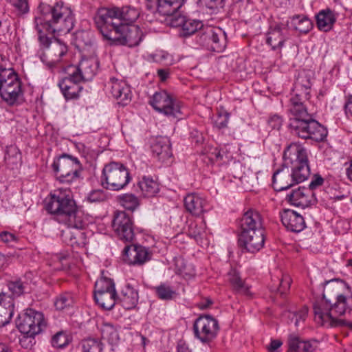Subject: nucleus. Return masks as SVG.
<instances>
[{"label":"nucleus","instance_id":"nucleus-1","mask_svg":"<svg viewBox=\"0 0 352 352\" xmlns=\"http://www.w3.org/2000/svg\"><path fill=\"white\" fill-rule=\"evenodd\" d=\"M339 287L327 283L324 287L322 298L313 305L314 320L321 326L336 327L346 325V322L339 316L350 313L352 310V294H339Z\"/></svg>","mask_w":352,"mask_h":352},{"label":"nucleus","instance_id":"nucleus-2","mask_svg":"<svg viewBox=\"0 0 352 352\" xmlns=\"http://www.w3.org/2000/svg\"><path fill=\"white\" fill-rule=\"evenodd\" d=\"M310 175L307 150L297 143L290 144L283 154V166L272 177L276 191L287 190L306 180Z\"/></svg>","mask_w":352,"mask_h":352},{"label":"nucleus","instance_id":"nucleus-3","mask_svg":"<svg viewBox=\"0 0 352 352\" xmlns=\"http://www.w3.org/2000/svg\"><path fill=\"white\" fill-rule=\"evenodd\" d=\"M38 10L40 14L35 17L34 23L39 42L46 45L49 35L53 36L56 32L66 34L73 29L74 15L63 2H57L53 6L41 3Z\"/></svg>","mask_w":352,"mask_h":352},{"label":"nucleus","instance_id":"nucleus-4","mask_svg":"<svg viewBox=\"0 0 352 352\" xmlns=\"http://www.w3.org/2000/svg\"><path fill=\"white\" fill-rule=\"evenodd\" d=\"M45 208L50 214H56L59 222L69 227L82 228L84 226L82 212L77 208L67 190L58 189L51 193Z\"/></svg>","mask_w":352,"mask_h":352},{"label":"nucleus","instance_id":"nucleus-5","mask_svg":"<svg viewBox=\"0 0 352 352\" xmlns=\"http://www.w3.org/2000/svg\"><path fill=\"white\" fill-rule=\"evenodd\" d=\"M140 11L132 6H124L121 8H101L98 10L94 22L97 28L101 31L104 29L124 28L125 25H133V23L140 16Z\"/></svg>","mask_w":352,"mask_h":352},{"label":"nucleus","instance_id":"nucleus-6","mask_svg":"<svg viewBox=\"0 0 352 352\" xmlns=\"http://www.w3.org/2000/svg\"><path fill=\"white\" fill-rule=\"evenodd\" d=\"M289 128L292 133L304 140L322 142L327 135L326 128L314 119L308 111L290 116Z\"/></svg>","mask_w":352,"mask_h":352},{"label":"nucleus","instance_id":"nucleus-7","mask_svg":"<svg viewBox=\"0 0 352 352\" xmlns=\"http://www.w3.org/2000/svg\"><path fill=\"white\" fill-rule=\"evenodd\" d=\"M311 83L305 75H299L295 82L289 99V111L291 116L308 111L307 102L310 97Z\"/></svg>","mask_w":352,"mask_h":352},{"label":"nucleus","instance_id":"nucleus-8","mask_svg":"<svg viewBox=\"0 0 352 352\" xmlns=\"http://www.w3.org/2000/svg\"><path fill=\"white\" fill-rule=\"evenodd\" d=\"M131 177L127 168L118 162H110L102 170V185L107 189L119 190L130 182Z\"/></svg>","mask_w":352,"mask_h":352},{"label":"nucleus","instance_id":"nucleus-9","mask_svg":"<svg viewBox=\"0 0 352 352\" xmlns=\"http://www.w3.org/2000/svg\"><path fill=\"white\" fill-rule=\"evenodd\" d=\"M103 37L116 45H124L130 47L139 45L143 34L137 25H125L113 30L104 29L100 31Z\"/></svg>","mask_w":352,"mask_h":352},{"label":"nucleus","instance_id":"nucleus-10","mask_svg":"<svg viewBox=\"0 0 352 352\" xmlns=\"http://www.w3.org/2000/svg\"><path fill=\"white\" fill-rule=\"evenodd\" d=\"M52 168L60 182L69 184L79 177L81 164L77 158L63 154L54 161Z\"/></svg>","mask_w":352,"mask_h":352},{"label":"nucleus","instance_id":"nucleus-11","mask_svg":"<svg viewBox=\"0 0 352 352\" xmlns=\"http://www.w3.org/2000/svg\"><path fill=\"white\" fill-rule=\"evenodd\" d=\"M16 326L23 334L37 335L45 328L46 322L43 313L33 309H27L19 316Z\"/></svg>","mask_w":352,"mask_h":352},{"label":"nucleus","instance_id":"nucleus-12","mask_svg":"<svg viewBox=\"0 0 352 352\" xmlns=\"http://www.w3.org/2000/svg\"><path fill=\"white\" fill-rule=\"evenodd\" d=\"M149 104L157 111L175 118L182 114L181 103L173 99L166 91L156 92L151 99Z\"/></svg>","mask_w":352,"mask_h":352},{"label":"nucleus","instance_id":"nucleus-13","mask_svg":"<svg viewBox=\"0 0 352 352\" xmlns=\"http://www.w3.org/2000/svg\"><path fill=\"white\" fill-rule=\"evenodd\" d=\"M219 329L218 321L209 315L199 316L193 324L195 336L202 343H209L213 340Z\"/></svg>","mask_w":352,"mask_h":352},{"label":"nucleus","instance_id":"nucleus-14","mask_svg":"<svg viewBox=\"0 0 352 352\" xmlns=\"http://www.w3.org/2000/svg\"><path fill=\"white\" fill-rule=\"evenodd\" d=\"M52 37L49 35V43L46 45L40 42L41 45L46 47L41 55V60L50 69L58 67L67 52V46L58 39L52 41Z\"/></svg>","mask_w":352,"mask_h":352},{"label":"nucleus","instance_id":"nucleus-15","mask_svg":"<svg viewBox=\"0 0 352 352\" xmlns=\"http://www.w3.org/2000/svg\"><path fill=\"white\" fill-rule=\"evenodd\" d=\"M199 43L208 50L221 52L226 46V38L221 29L207 28L199 34Z\"/></svg>","mask_w":352,"mask_h":352},{"label":"nucleus","instance_id":"nucleus-16","mask_svg":"<svg viewBox=\"0 0 352 352\" xmlns=\"http://www.w3.org/2000/svg\"><path fill=\"white\" fill-rule=\"evenodd\" d=\"M112 228L120 239L132 242L135 238L131 217L125 212H117L112 221Z\"/></svg>","mask_w":352,"mask_h":352},{"label":"nucleus","instance_id":"nucleus-17","mask_svg":"<svg viewBox=\"0 0 352 352\" xmlns=\"http://www.w3.org/2000/svg\"><path fill=\"white\" fill-rule=\"evenodd\" d=\"M83 56L77 66L70 65L68 70L75 74L82 80H91L96 74L99 61L95 54Z\"/></svg>","mask_w":352,"mask_h":352},{"label":"nucleus","instance_id":"nucleus-18","mask_svg":"<svg viewBox=\"0 0 352 352\" xmlns=\"http://www.w3.org/2000/svg\"><path fill=\"white\" fill-rule=\"evenodd\" d=\"M82 81L72 72L68 71V76L61 79L58 82L62 94L66 100L76 99L79 97V94L82 89L80 85Z\"/></svg>","mask_w":352,"mask_h":352},{"label":"nucleus","instance_id":"nucleus-19","mask_svg":"<svg viewBox=\"0 0 352 352\" xmlns=\"http://www.w3.org/2000/svg\"><path fill=\"white\" fill-rule=\"evenodd\" d=\"M107 88L116 99L119 100V103L122 105L127 104L131 100V91L125 81L111 78L107 85Z\"/></svg>","mask_w":352,"mask_h":352},{"label":"nucleus","instance_id":"nucleus-20","mask_svg":"<svg viewBox=\"0 0 352 352\" xmlns=\"http://www.w3.org/2000/svg\"><path fill=\"white\" fill-rule=\"evenodd\" d=\"M239 243L249 252H256L264 245V230L251 232L250 233H240Z\"/></svg>","mask_w":352,"mask_h":352},{"label":"nucleus","instance_id":"nucleus-21","mask_svg":"<svg viewBox=\"0 0 352 352\" xmlns=\"http://www.w3.org/2000/svg\"><path fill=\"white\" fill-rule=\"evenodd\" d=\"M123 254L124 261L130 265H142L150 259L148 249L142 245H126Z\"/></svg>","mask_w":352,"mask_h":352},{"label":"nucleus","instance_id":"nucleus-22","mask_svg":"<svg viewBox=\"0 0 352 352\" xmlns=\"http://www.w3.org/2000/svg\"><path fill=\"white\" fill-rule=\"evenodd\" d=\"M240 233H250L263 230V220L260 213L250 209L245 212L240 220Z\"/></svg>","mask_w":352,"mask_h":352},{"label":"nucleus","instance_id":"nucleus-23","mask_svg":"<svg viewBox=\"0 0 352 352\" xmlns=\"http://www.w3.org/2000/svg\"><path fill=\"white\" fill-rule=\"evenodd\" d=\"M80 228L69 227L62 230L63 241L72 247L85 248L89 243L87 234L79 230Z\"/></svg>","mask_w":352,"mask_h":352},{"label":"nucleus","instance_id":"nucleus-24","mask_svg":"<svg viewBox=\"0 0 352 352\" xmlns=\"http://www.w3.org/2000/svg\"><path fill=\"white\" fill-rule=\"evenodd\" d=\"M146 7L152 12H157L161 15H172L182 6L179 0H146Z\"/></svg>","mask_w":352,"mask_h":352},{"label":"nucleus","instance_id":"nucleus-25","mask_svg":"<svg viewBox=\"0 0 352 352\" xmlns=\"http://www.w3.org/2000/svg\"><path fill=\"white\" fill-rule=\"evenodd\" d=\"M280 214L283 226L288 230L300 232L305 228L304 218L294 210L285 209Z\"/></svg>","mask_w":352,"mask_h":352},{"label":"nucleus","instance_id":"nucleus-26","mask_svg":"<svg viewBox=\"0 0 352 352\" xmlns=\"http://www.w3.org/2000/svg\"><path fill=\"white\" fill-rule=\"evenodd\" d=\"M153 155L159 161L164 162L172 156L171 144L167 137H157L153 140L151 146Z\"/></svg>","mask_w":352,"mask_h":352},{"label":"nucleus","instance_id":"nucleus-27","mask_svg":"<svg viewBox=\"0 0 352 352\" xmlns=\"http://www.w3.org/2000/svg\"><path fill=\"white\" fill-rule=\"evenodd\" d=\"M139 295L138 290L129 284L125 285L118 295V302L126 309L135 308L138 305Z\"/></svg>","mask_w":352,"mask_h":352},{"label":"nucleus","instance_id":"nucleus-28","mask_svg":"<svg viewBox=\"0 0 352 352\" xmlns=\"http://www.w3.org/2000/svg\"><path fill=\"white\" fill-rule=\"evenodd\" d=\"M288 30L284 25L271 27L267 33V43L273 50L281 47L287 38Z\"/></svg>","mask_w":352,"mask_h":352},{"label":"nucleus","instance_id":"nucleus-29","mask_svg":"<svg viewBox=\"0 0 352 352\" xmlns=\"http://www.w3.org/2000/svg\"><path fill=\"white\" fill-rule=\"evenodd\" d=\"M185 208L195 216H199L206 209V201L195 193L187 195L184 199Z\"/></svg>","mask_w":352,"mask_h":352},{"label":"nucleus","instance_id":"nucleus-30","mask_svg":"<svg viewBox=\"0 0 352 352\" xmlns=\"http://www.w3.org/2000/svg\"><path fill=\"white\" fill-rule=\"evenodd\" d=\"M14 300L6 293L0 294V327L9 323L14 313Z\"/></svg>","mask_w":352,"mask_h":352},{"label":"nucleus","instance_id":"nucleus-31","mask_svg":"<svg viewBox=\"0 0 352 352\" xmlns=\"http://www.w3.org/2000/svg\"><path fill=\"white\" fill-rule=\"evenodd\" d=\"M0 96L3 102L9 106H16L21 104L23 99V90L21 86L14 85L12 87L1 89Z\"/></svg>","mask_w":352,"mask_h":352},{"label":"nucleus","instance_id":"nucleus-32","mask_svg":"<svg viewBox=\"0 0 352 352\" xmlns=\"http://www.w3.org/2000/svg\"><path fill=\"white\" fill-rule=\"evenodd\" d=\"M75 43L77 48L82 53L83 56L95 54L96 47L91 34L85 31H81L76 34Z\"/></svg>","mask_w":352,"mask_h":352},{"label":"nucleus","instance_id":"nucleus-33","mask_svg":"<svg viewBox=\"0 0 352 352\" xmlns=\"http://www.w3.org/2000/svg\"><path fill=\"white\" fill-rule=\"evenodd\" d=\"M308 192V189L304 187H299L288 194L286 199L294 206L306 208L310 205L311 202L307 194Z\"/></svg>","mask_w":352,"mask_h":352},{"label":"nucleus","instance_id":"nucleus-34","mask_svg":"<svg viewBox=\"0 0 352 352\" xmlns=\"http://www.w3.org/2000/svg\"><path fill=\"white\" fill-rule=\"evenodd\" d=\"M21 85L20 78L13 69H0V89Z\"/></svg>","mask_w":352,"mask_h":352},{"label":"nucleus","instance_id":"nucleus-35","mask_svg":"<svg viewBox=\"0 0 352 352\" xmlns=\"http://www.w3.org/2000/svg\"><path fill=\"white\" fill-rule=\"evenodd\" d=\"M228 276L230 283L236 294L251 296L250 286L241 279L236 271L231 270Z\"/></svg>","mask_w":352,"mask_h":352},{"label":"nucleus","instance_id":"nucleus-36","mask_svg":"<svg viewBox=\"0 0 352 352\" xmlns=\"http://www.w3.org/2000/svg\"><path fill=\"white\" fill-rule=\"evenodd\" d=\"M94 299L98 305L107 310H111L118 302L116 291L94 294Z\"/></svg>","mask_w":352,"mask_h":352},{"label":"nucleus","instance_id":"nucleus-37","mask_svg":"<svg viewBox=\"0 0 352 352\" xmlns=\"http://www.w3.org/2000/svg\"><path fill=\"white\" fill-rule=\"evenodd\" d=\"M335 21V14L329 9L320 11L316 16V23L318 28L324 32L331 30Z\"/></svg>","mask_w":352,"mask_h":352},{"label":"nucleus","instance_id":"nucleus-38","mask_svg":"<svg viewBox=\"0 0 352 352\" xmlns=\"http://www.w3.org/2000/svg\"><path fill=\"white\" fill-rule=\"evenodd\" d=\"M139 186L144 196L148 197H153L160 190L157 182L149 177H144Z\"/></svg>","mask_w":352,"mask_h":352},{"label":"nucleus","instance_id":"nucleus-39","mask_svg":"<svg viewBox=\"0 0 352 352\" xmlns=\"http://www.w3.org/2000/svg\"><path fill=\"white\" fill-rule=\"evenodd\" d=\"M21 153L19 149L16 146L7 147L4 160L9 168H17L21 164Z\"/></svg>","mask_w":352,"mask_h":352},{"label":"nucleus","instance_id":"nucleus-40","mask_svg":"<svg viewBox=\"0 0 352 352\" xmlns=\"http://www.w3.org/2000/svg\"><path fill=\"white\" fill-rule=\"evenodd\" d=\"M175 272L186 279H190L195 275V270L190 265H187L182 258L175 259Z\"/></svg>","mask_w":352,"mask_h":352},{"label":"nucleus","instance_id":"nucleus-41","mask_svg":"<svg viewBox=\"0 0 352 352\" xmlns=\"http://www.w3.org/2000/svg\"><path fill=\"white\" fill-rule=\"evenodd\" d=\"M101 336L103 340H107L111 345L117 344L119 340L118 331L110 323H104L102 324Z\"/></svg>","mask_w":352,"mask_h":352},{"label":"nucleus","instance_id":"nucleus-42","mask_svg":"<svg viewBox=\"0 0 352 352\" xmlns=\"http://www.w3.org/2000/svg\"><path fill=\"white\" fill-rule=\"evenodd\" d=\"M157 296L163 300H171L177 298L178 293L170 285L161 284L155 287Z\"/></svg>","mask_w":352,"mask_h":352},{"label":"nucleus","instance_id":"nucleus-43","mask_svg":"<svg viewBox=\"0 0 352 352\" xmlns=\"http://www.w3.org/2000/svg\"><path fill=\"white\" fill-rule=\"evenodd\" d=\"M205 229L206 225L203 221L200 223L191 222L188 226V234L199 243L205 235Z\"/></svg>","mask_w":352,"mask_h":352},{"label":"nucleus","instance_id":"nucleus-44","mask_svg":"<svg viewBox=\"0 0 352 352\" xmlns=\"http://www.w3.org/2000/svg\"><path fill=\"white\" fill-rule=\"evenodd\" d=\"M116 291L115 284L112 279L101 276L95 283L94 294Z\"/></svg>","mask_w":352,"mask_h":352},{"label":"nucleus","instance_id":"nucleus-45","mask_svg":"<svg viewBox=\"0 0 352 352\" xmlns=\"http://www.w3.org/2000/svg\"><path fill=\"white\" fill-rule=\"evenodd\" d=\"M202 26L203 24L200 21L187 17L182 30V34L184 36H190L201 29Z\"/></svg>","mask_w":352,"mask_h":352},{"label":"nucleus","instance_id":"nucleus-46","mask_svg":"<svg viewBox=\"0 0 352 352\" xmlns=\"http://www.w3.org/2000/svg\"><path fill=\"white\" fill-rule=\"evenodd\" d=\"M82 352H101L102 344L96 338H87L82 340L80 343Z\"/></svg>","mask_w":352,"mask_h":352},{"label":"nucleus","instance_id":"nucleus-47","mask_svg":"<svg viewBox=\"0 0 352 352\" xmlns=\"http://www.w3.org/2000/svg\"><path fill=\"white\" fill-rule=\"evenodd\" d=\"M119 203L126 210L133 211L139 206V200L133 194H124L119 197Z\"/></svg>","mask_w":352,"mask_h":352},{"label":"nucleus","instance_id":"nucleus-48","mask_svg":"<svg viewBox=\"0 0 352 352\" xmlns=\"http://www.w3.org/2000/svg\"><path fill=\"white\" fill-rule=\"evenodd\" d=\"M74 302V299L72 294L63 293L60 294L54 302V305L57 309L63 310L67 307H71Z\"/></svg>","mask_w":352,"mask_h":352},{"label":"nucleus","instance_id":"nucleus-49","mask_svg":"<svg viewBox=\"0 0 352 352\" xmlns=\"http://www.w3.org/2000/svg\"><path fill=\"white\" fill-rule=\"evenodd\" d=\"M8 289L13 296H19L25 293L28 288V283L22 282L21 280L9 282Z\"/></svg>","mask_w":352,"mask_h":352},{"label":"nucleus","instance_id":"nucleus-50","mask_svg":"<svg viewBox=\"0 0 352 352\" xmlns=\"http://www.w3.org/2000/svg\"><path fill=\"white\" fill-rule=\"evenodd\" d=\"M295 28L300 32L307 33L312 28L311 21L307 17L297 16L294 19Z\"/></svg>","mask_w":352,"mask_h":352},{"label":"nucleus","instance_id":"nucleus-51","mask_svg":"<svg viewBox=\"0 0 352 352\" xmlns=\"http://www.w3.org/2000/svg\"><path fill=\"white\" fill-rule=\"evenodd\" d=\"M69 340L66 333L60 331L54 336L52 344L54 347L62 349L69 344Z\"/></svg>","mask_w":352,"mask_h":352},{"label":"nucleus","instance_id":"nucleus-52","mask_svg":"<svg viewBox=\"0 0 352 352\" xmlns=\"http://www.w3.org/2000/svg\"><path fill=\"white\" fill-rule=\"evenodd\" d=\"M229 120V113L223 111L217 113L214 120V125L219 129L226 128Z\"/></svg>","mask_w":352,"mask_h":352},{"label":"nucleus","instance_id":"nucleus-53","mask_svg":"<svg viewBox=\"0 0 352 352\" xmlns=\"http://www.w3.org/2000/svg\"><path fill=\"white\" fill-rule=\"evenodd\" d=\"M299 337L296 335H289L288 338V351L287 352H300L302 351L301 343Z\"/></svg>","mask_w":352,"mask_h":352},{"label":"nucleus","instance_id":"nucleus-54","mask_svg":"<svg viewBox=\"0 0 352 352\" xmlns=\"http://www.w3.org/2000/svg\"><path fill=\"white\" fill-rule=\"evenodd\" d=\"M169 23L170 26L174 28H181L182 29L183 28L187 16L184 14L177 13V12L172 15H169Z\"/></svg>","mask_w":352,"mask_h":352},{"label":"nucleus","instance_id":"nucleus-55","mask_svg":"<svg viewBox=\"0 0 352 352\" xmlns=\"http://www.w3.org/2000/svg\"><path fill=\"white\" fill-rule=\"evenodd\" d=\"M36 335L23 334L19 338V343L21 347L25 349H31L35 344L34 336Z\"/></svg>","mask_w":352,"mask_h":352},{"label":"nucleus","instance_id":"nucleus-56","mask_svg":"<svg viewBox=\"0 0 352 352\" xmlns=\"http://www.w3.org/2000/svg\"><path fill=\"white\" fill-rule=\"evenodd\" d=\"M105 199L106 195L102 190H92L87 196V200L91 203L100 202Z\"/></svg>","mask_w":352,"mask_h":352},{"label":"nucleus","instance_id":"nucleus-57","mask_svg":"<svg viewBox=\"0 0 352 352\" xmlns=\"http://www.w3.org/2000/svg\"><path fill=\"white\" fill-rule=\"evenodd\" d=\"M324 183V178L319 174L313 175L311 181L309 185V190H314L321 187Z\"/></svg>","mask_w":352,"mask_h":352},{"label":"nucleus","instance_id":"nucleus-58","mask_svg":"<svg viewBox=\"0 0 352 352\" xmlns=\"http://www.w3.org/2000/svg\"><path fill=\"white\" fill-rule=\"evenodd\" d=\"M283 124L281 117L277 115L272 116L268 120L269 126L273 129H280Z\"/></svg>","mask_w":352,"mask_h":352},{"label":"nucleus","instance_id":"nucleus-59","mask_svg":"<svg viewBox=\"0 0 352 352\" xmlns=\"http://www.w3.org/2000/svg\"><path fill=\"white\" fill-rule=\"evenodd\" d=\"M317 340L307 341L301 343L302 351L304 352H314L318 345Z\"/></svg>","mask_w":352,"mask_h":352},{"label":"nucleus","instance_id":"nucleus-60","mask_svg":"<svg viewBox=\"0 0 352 352\" xmlns=\"http://www.w3.org/2000/svg\"><path fill=\"white\" fill-rule=\"evenodd\" d=\"M292 280L289 276H284L280 280L278 292L283 294L289 288Z\"/></svg>","mask_w":352,"mask_h":352},{"label":"nucleus","instance_id":"nucleus-61","mask_svg":"<svg viewBox=\"0 0 352 352\" xmlns=\"http://www.w3.org/2000/svg\"><path fill=\"white\" fill-rule=\"evenodd\" d=\"M12 4L21 12L28 11V6L26 0H12Z\"/></svg>","mask_w":352,"mask_h":352},{"label":"nucleus","instance_id":"nucleus-62","mask_svg":"<svg viewBox=\"0 0 352 352\" xmlns=\"http://www.w3.org/2000/svg\"><path fill=\"white\" fill-rule=\"evenodd\" d=\"M0 239L2 241L6 243H12L14 242H16L17 238L16 236L8 232H3L0 234Z\"/></svg>","mask_w":352,"mask_h":352},{"label":"nucleus","instance_id":"nucleus-63","mask_svg":"<svg viewBox=\"0 0 352 352\" xmlns=\"http://www.w3.org/2000/svg\"><path fill=\"white\" fill-rule=\"evenodd\" d=\"M206 6L210 10L223 7V0H203Z\"/></svg>","mask_w":352,"mask_h":352},{"label":"nucleus","instance_id":"nucleus-64","mask_svg":"<svg viewBox=\"0 0 352 352\" xmlns=\"http://www.w3.org/2000/svg\"><path fill=\"white\" fill-rule=\"evenodd\" d=\"M307 309L306 307L302 308L298 311H296V313L298 315V317L296 318L295 320V326L298 327L300 322H304L306 319L307 315Z\"/></svg>","mask_w":352,"mask_h":352}]
</instances>
